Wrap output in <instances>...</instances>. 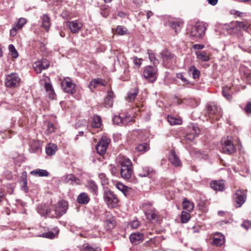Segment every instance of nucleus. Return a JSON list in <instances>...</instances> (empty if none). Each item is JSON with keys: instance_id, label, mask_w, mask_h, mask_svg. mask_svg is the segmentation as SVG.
Masks as SVG:
<instances>
[{"instance_id": "b1692460", "label": "nucleus", "mask_w": 251, "mask_h": 251, "mask_svg": "<svg viewBox=\"0 0 251 251\" xmlns=\"http://www.w3.org/2000/svg\"><path fill=\"white\" fill-rule=\"evenodd\" d=\"M210 185L214 190L223 191L225 190V184L223 180H212Z\"/></svg>"}, {"instance_id": "cd10ccee", "label": "nucleus", "mask_w": 251, "mask_h": 251, "mask_svg": "<svg viewBox=\"0 0 251 251\" xmlns=\"http://www.w3.org/2000/svg\"><path fill=\"white\" fill-rule=\"evenodd\" d=\"M171 27L175 30L176 33L179 31L181 29L183 22L181 20H176L175 21H172L170 23Z\"/></svg>"}, {"instance_id": "49530a36", "label": "nucleus", "mask_w": 251, "mask_h": 251, "mask_svg": "<svg viewBox=\"0 0 251 251\" xmlns=\"http://www.w3.org/2000/svg\"><path fill=\"white\" fill-rule=\"evenodd\" d=\"M138 93V90L135 89L133 92H130L127 96V99L129 102L133 101L137 97Z\"/></svg>"}, {"instance_id": "6e6552de", "label": "nucleus", "mask_w": 251, "mask_h": 251, "mask_svg": "<svg viewBox=\"0 0 251 251\" xmlns=\"http://www.w3.org/2000/svg\"><path fill=\"white\" fill-rule=\"evenodd\" d=\"M54 216H52L55 217V218H59L66 213L68 204L66 201L62 200L59 201L57 205H54Z\"/></svg>"}, {"instance_id": "37998d69", "label": "nucleus", "mask_w": 251, "mask_h": 251, "mask_svg": "<svg viewBox=\"0 0 251 251\" xmlns=\"http://www.w3.org/2000/svg\"><path fill=\"white\" fill-rule=\"evenodd\" d=\"M235 25L236 27L238 28L239 29H242L245 31H247L249 28L248 24L242 22H236Z\"/></svg>"}, {"instance_id": "9d476101", "label": "nucleus", "mask_w": 251, "mask_h": 251, "mask_svg": "<svg viewBox=\"0 0 251 251\" xmlns=\"http://www.w3.org/2000/svg\"><path fill=\"white\" fill-rule=\"evenodd\" d=\"M157 69L151 66L144 68L143 76L150 82H154L157 78Z\"/></svg>"}, {"instance_id": "f8f14e48", "label": "nucleus", "mask_w": 251, "mask_h": 251, "mask_svg": "<svg viewBox=\"0 0 251 251\" xmlns=\"http://www.w3.org/2000/svg\"><path fill=\"white\" fill-rule=\"evenodd\" d=\"M75 84L73 83L72 80L69 77L64 78L61 82V87L66 93L73 94L75 92Z\"/></svg>"}, {"instance_id": "680f3d73", "label": "nucleus", "mask_w": 251, "mask_h": 251, "mask_svg": "<svg viewBox=\"0 0 251 251\" xmlns=\"http://www.w3.org/2000/svg\"><path fill=\"white\" fill-rule=\"evenodd\" d=\"M244 110L247 113L249 114L251 113V101L247 103Z\"/></svg>"}, {"instance_id": "5701e85b", "label": "nucleus", "mask_w": 251, "mask_h": 251, "mask_svg": "<svg viewBox=\"0 0 251 251\" xmlns=\"http://www.w3.org/2000/svg\"><path fill=\"white\" fill-rule=\"evenodd\" d=\"M49 66L48 61L46 59H43L36 63V66L34 67V68L37 73H40L42 70L48 68Z\"/></svg>"}, {"instance_id": "2eb2a0df", "label": "nucleus", "mask_w": 251, "mask_h": 251, "mask_svg": "<svg viewBox=\"0 0 251 251\" xmlns=\"http://www.w3.org/2000/svg\"><path fill=\"white\" fill-rule=\"evenodd\" d=\"M189 131L185 136V140L188 143L192 142L196 137L198 136L200 130L197 126H193L192 128H189Z\"/></svg>"}, {"instance_id": "72a5a7b5", "label": "nucleus", "mask_w": 251, "mask_h": 251, "mask_svg": "<svg viewBox=\"0 0 251 251\" xmlns=\"http://www.w3.org/2000/svg\"><path fill=\"white\" fill-rule=\"evenodd\" d=\"M56 150L57 146L53 144H48L46 148V152L48 155L54 154Z\"/></svg>"}, {"instance_id": "7ed1b4c3", "label": "nucleus", "mask_w": 251, "mask_h": 251, "mask_svg": "<svg viewBox=\"0 0 251 251\" xmlns=\"http://www.w3.org/2000/svg\"><path fill=\"white\" fill-rule=\"evenodd\" d=\"M205 26L201 23H196L190 31V36L192 40L198 41L205 35Z\"/></svg>"}, {"instance_id": "8fccbe9b", "label": "nucleus", "mask_w": 251, "mask_h": 251, "mask_svg": "<svg viewBox=\"0 0 251 251\" xmlns=\"http://www.w3.org/2000/svg\"><path fill=\"white\" fill-rule=\"evenodd\" d=\"M126 32L127 29L126 27L120 25L118 26L116 30V33L121 35L126 34Z\"/></svg>"}, {"instance_id": "9b49d317", "label": "nucleus", "mask_w": 251, "mask_h": 251, "mask_svg": "<svg viewBox=\"0 0 251 251\" xmlns=\"http://www.w3.org/2000/svg\"><path fill=\"white\" fill-rule=\"evenodd\" d=\"M160 54L162 57L163 64L166 68H170L173 63L175 54L168 50L162 51Z\"/></svg>"}, {"instance_id": "412c9836", "label": "nucleus", "mask_w": 251, "mask_h": 251, "mask_svg": "<svg viewBox=\"0 0 251 251\" xmlns=\"http://www.w3.org/2000/svg\"><path fill=\"white\" fill-rule=\"evenodd\" d=\"M130 240L132 244L137 245L144 240V235L142 233L136 232L130 235Z\"/></svg>"}, {"instance_id": "338daca9", "label": "nucleus", "mask_w": 251, "mask_h": 251, "mask_svg": "<svg viewBox=\"0 0 251 251\" xmlns=\"http://www.w3.org/2000/svg\"><path fill=\"white\" fill-rule=\"evenodd\" d=\"M40 150V148L39 146H31L30 148V151L32 152H36Z\"/></svg>"}, {"instance_id": "39448f33", "label": "nucleus", "mask_w": 251, "mask_h": 251, "mask_svg": "<svg viewBox=\"0 0 251 251\" xmlns=\"http://www.w3.org/2000/svg\"><path fill=\"white\" fill-rule=\"evenodd\" d=\"M103 199L108 207H116L118 206L119 199L114 192L111 190H106L104 191Z\"/></svg>"}, {"instance_id": "473e14b6", "label": "nucleus", "mask_w": 251, "mask_h": 251, "mask_svg": "<svg viewBox=\"0 0 251 251\" xmlns=\"http://www.w3.org/2000/svg\"><path fill=\"white\" fill-rule=\"evenodd\" d=\"M113 122L114 124L116 125H126L128 123V120L126 117H122L120 115L115 116L113 118Z\"/></svg>"}, {"instance_id": "4468645a", "label": "nucleus", "mask_w": 251, "mask_h": 251, "mask_svg": "<svg viewBox=\"0 0 251 251\" xmlns=\"http://www.w3.org/2000/svg\"><path fill=\"white\" fill-rule=\"evenodd\" d=\"M41 82L42 83H44V88L46 92L48 93L50 98L53 99L55 94L52 86L50 83V78L46 77L42 79L41 80Z\"/></svg>"}, {"instance_id": "7c9ffc66", "label": "nucleus", "mask_w": 251, "mask_h": 251, "mask_svg": "<svg viewBox=\"0 0 251 251\" xmlns=\"http://www.w3.org/2000/svg\"><path fill=\"white\" fill-rule=\"evenodd\" d=\"M42 26L44 27L47 31L50 29V18L47 14H44L42 18Z\"/></svg>"}, {"instance_id": "4d7b16f0", "label": "nucleus", "mask_w": 251, "mask_h": 251, "mask_svg": "<svg viewBox=\"0 0 251 251\" xmlns=\"http://www.w3.org/2000/svg\"><path fill=\"white\" fill-rule=\"evenodd\" d=\"M109 169L113 176H116L118 175L119 171L115 165L111 164L109 166Z\"/></svg>"}, {"instance_id": "de8ad7c7", "label": "nucleus", "mask_w": 251, "mask_h": 251, "mask_svg": "<svg viewBox=\"0 0 251 251\" xmlns=\"http://www.w3.org/2000/svg\"><path fill=\"white\" fill-rule=\"evenodd\" d=\"M26 23V20L24 18H21L19 20V21L17 23H16L14 25L17 27V29H21L25 24Z\"/></svg>"}, {"instance_id": "a878e982", "label": "nucleus", "mask_w": 251, "mask_h": 251, "mask_svg": "<svg viewBox=\"0 0 251 251\" xmlns=\"http://www.w3.org/2000/svg\"><path fill=\"white\" fill-rule=\"evenodd\" d=\"M116 187L121 191L126 197H128L129 193L132 192V188L126 186L122 183L118 182L116 184Z\"/></svg>"}, {"instance_id": "5fc2aeb1", "label": "nucleus", "mask_w": 251, "mask_h": 251, "mask_svg": "<svg viewBox=\"0 0 251 251\" xmlns=\"http://www.w3.org/2000/svg\"><path fill=\"white\" fill-rule=\"evenodd\" d=\"M149 57L151 62H152L154 65L159 63L158 61L156 59L155 55L153 53L149 52Z\"/></svg>"}, {"instance_id": "ddd939ff", "label": "nucleus", "mask_w": 251, "mask_h": 251, "mask_svg": "<svg viewBox=\"0 0 251 251\" xmlns=\"http://www.w3.org/2000/svg\"><path fill=\"white\" fill-rule=\"evenodd\" d=\"M247 198L246 192L243 190H237L233 195L235 206L240 207L245 202Z\"/></svg>"}, {"instance_id": "f704fd0d", "label": "nucleus", "mask_w": 251, "mask_h": 251, "mask_svg": "<svg viewBox=\"0 0 251 251\" xmlns=\"http://www.w3.org/2000/svg\"><path fill=\"white\" fill-rule=\"evenodd\" d=\"M183 208L184 209L191 212L192 211L194 207V203L188 200L186 198L184 199L183 201Z\"/></svg>"}, {"instance_id": "13d9d810", "label": "nucleus", "mask_w": 251, "mask_h": 251, "mask_svg": "<svg viewBox=\"0 0 251 251\" xmlns=\"http://www.w3.org/2000/svg\"><path fill=\"white\" fill-rule=\"evenodd\" d=\"M41 236L49 239H52L54 237L55 234L52 231H49L48 232L43 233Z\"/></svg>"}, {"instance_id": "1a4fd4ad", "label": "nucleus", "mask_w": 251, "mask_h": 251, "mask_svg": "<svg viewBox=\"0 0 251 251\" xmlns=\"http://www.w3.org/2000/svg\"><path fill=\"white\" fill-rule=\"evenodd\" d=\"M110 141L111 140L109 138L105 136H102L96 148L97 152L101 155L104 154L106 151Z\"/></svg>"}, {"instance_id": "c756f323", "label": "nucleus", "mask_w": 251, "mask_h": 251, "mask_svg": "<svg viewBox=\"0 0 251 251\" xmlns=\"http://www.w3.org/2000/svg\"><path fill=\"white\" fill-rule=\"evenodd\" d=\"M31 175L36 176H48L49 173L46 170L37 169L30 172Z\"/></svg>"}, {"instance_id": "052dcab7", "label": "nucleus", "mask_w": 251, "mask_h": 251, "mask_svg": "<svg viewBox=\"0 0 251 251\" xmlns=\"http://www.w3.org/2000/svg\"><path fill=\"white\" fill-rule=\"evenodd\" d=\"M133 61L134 64L136 66L139 67L141 65L142 59L141 58H138L136 56H134L133 57Z\"/></svg>"}, {"instance_id": "f257e3e1", "label": "nucleus", "mask_w": 251, "mask_h": 251, "mask_svg": "<svg viewBox=\"0 0 251 251\" xmlns=\"http://www.w3.org/2000/svg\"><path fill=\"white\" fill-rule=\"evenodd\" d=\"M118 164L121 166L120 174L122 178L128 180L133 175V168L131 161L126 156L120 155L117 158Z\"/></svg>"}, {"instance_id": "a211bd4d", "label": "nucleus", "mask_w": 251, "mask_h": 251, "mask_svg": "<svg viewBox=\"0 0 251 251\" xmlns=\"http://www.w3.org/2000/svg\"><path fill=\"white\" fill-rule=\"evenodd\" d=\"M225 242V238L224 235L220 233H217L214 234L211 244L217 247L222 246Z\"/></svg>"}, {"instance_id": "c9c22d12", "label": "nucleus", "mask_w": 251, "mask_h": 251, "mask_svg": "<svg viewBox=\"0 0 251 251\" xmlns=\"http://www.w3.org/2000/svg\"><path fill=\"white\" fill-rule=\"evenodd\" d=\"M92 126L95 128H99L101 126V119L100 116L94 115L91 124Z\"/></svg>"}, {"instance_id": "ea45409f", "label": "nucleus", "mask_w": 251, "mask_h": 251, "mask_svg": "<svg viewBox=\"0 0 251 251\" xmlns=\"http://www.w3.org/2000/svg\"><path fill=\"white\" fill-rule=\"evenodd\" d=\"M188 72L189 73H191L192 77L194 79L198 78L200 77V71L194 66H191L188 69Z\"/></svg>"}, {"instance_id": "bf43d9fd", "label": "nucleus", "mask_w": 251, "mask_h": 251, "mask_svg": "<svg viewBox=\"0 0 251 251\" xmlns=\"http://www.w3.org/2000/svg\"><path fill=\"white\" fill-rule=\"evenodd\" d=\"M139 225L140 223L137 220H133L130 223V227L133 229H136L137 228H138Z\"/></svg>"}, {"instance_id": "e2e57ef3", "label": "nucleus", "mask_w": 251, "mask_h": 251, "mask_svg": "<svg viewBox=\"0 0 251 251\" xmlns=\"http://www.w3.org/2000/svg\"><path fill=\"white\" fill-rule=\"evenodd\" d=\"M19 30V29H17V27H15L14 25L13 27L10 29V35L12 37H14L17 34V31Z\"/></svg>"}, {"instance_id": "f3484780", "label": "nucleus", "mask_w": 251, "mask_h": 251, "mask_svg": "<svg viewBox=\"0 0 251 251\" xmlns=\"http://www.w3.org/2000/svg\"><path fill=\"white\" fill-rule=\"evenodd\" d=\"M168 159L176 167H179L181 165V161L174 150H172L170 151Z\"/></svg>"}, {"instance_id": "6ab92c4d", "label": "nucleus", "mask_w": 251, "mask_h": 251, "mask_svg": "<svg viewBox=\"0 0 251 251\" xmlns=\"http://www.w3.org/2000/svg\"><path fill=\"white\" fill-rule=\"evenodd\" d=\"M86 187L93 195H98L99 190L98 186L95 181L93 180H88L86 184Z\"/></svg>"}, {"instance_id": "c03bdc74", "label": "nucleus", "mask_w": 251, "mask_h": 251, "mask_svg": "<svg viewBox=\"0 0 251 251\" xmlns=\"http://www.w3.org/2000/svg\"><path fill=\"white\" fill-rule=\"evenodd\" d=\"M46 133L47 134H51L55 131V127L53 124L48 122L46 124Z\"/></svg>"}, {"instance_id": "0e129e2a", "label": "nucleus", "mask_w": 251, "mask_h": 251, "mask_svg": "<svg viewBox=\"0 0 251 251\" xmlns=\"http://www.w3.org/2000/svg\"><path fill=\"white\" fill-rule=\"evenodd\" d=\"M204 46L202 44H195L193 46V48L195 50H201L203 49Z\"/></svg>"}, {"instance_id": "2f4dec72", "label": "nucleus", "mask_w": 251, "mask_h": 251, "mask_svg": "<svg viewBox=\"0 0 251 251\" xmlns=\"http://www.w3.org/2000/svg\"><path fill=\"white\" fill-rule=\"evenodd\" d=\"M197 58L201 61H208L210 58L209 55L205 51H197L196 52Z\"/></svg>"}, {"instance_id": "bb28decb", "label": "nucleus", "mask_w": 251, "mask_h": 251, "mask_svg": "<svg viewBox=\"0 0 251 251\" xmlns=\"http://www.w3.org/2000/svg\"><path fill=\"white\" fill-rule=\"evenodd\" d=\"M114 97V92L112 90L108 92L104 99V104L106 107H111L113 105V100Z\"/></svg>"}, {"instance_id": "3c124183", "label": "nucleus", "mask_w": 251, "mask_h": 251, "mask_svg": "<svg viewBox=\"0 0 251 251\" xmlns=\"http://www.w3.org/2000/svg\"><path fill=\"white\" fill-rule=\"evenodd\" d=\"M48 206L45 204H41L38 207V212L42 216H45L46 210L47 209Z\"/></svg>"}, {"instance_id": "a19ab883", "label": "nucleus", "mask_w": 251, "mask_h": 251, "mask_svg": "<svg viewBox=\"0 0 251 251\" xmlns=\"http://www.w3.org/2000/svg\"><path fill=\"white\" fill-rule=\"evenodd\" d=\"M149 149V145L146 143H143L139 144L135 148V150L137 151L142 152L147 151Z\"/></svg>"}, {"instance_id": "0eeeda50", "label": "nucleus", "mask_w": 251, "mask_h": 251, "mask_svg": "<svg viewBox=\"0 0 251 251\" xmlns=\"http://www.w3.org/2000/svg\"><path fill=\"white\" fill-rule=\"evenodd\" d=\"M20 78L18 74L12 73L6 76L5 84L7 87L15 88L19 86Z\"/></svg>"}, {"instance_id": "4be33fe9", "label": "nucleus", "mask_w": 251, "mask_h": 251, "mask_svg": "<svg viewBox=\"0 0 251 251\" xmlns=\"http://www.w3.org/2000/svg\"><path fill=\"white\" fill-rule=\"evenodd\" d=\"M90 201V198L86 192H81L77 197L76 201L80 204L85 205L88 204Z\"/></svg>"}, {"instance_id": "393cba45", "label": "nucleus", "mask_w": 251, "mask_h": 251, "mask_svg": "<svg viewBox=\"0 0 251 251\" xmlns=\"http://www.w3.org/2000/svg\"><path fill=\"white\" fill-rule=\"evenodd\" d=\"M154 172L153 168L148 167L144 166L143 167L139 172V176L142 177H150L151 174Z\"/></svg>"}, {"instance_id": "423d86ee", "label": "nucleus", "mask_w": 251, "mask_h": 251, "mask_svg": "<svg viewBox=\"0 0 251 251\" xmlns=\"http://www.w3.org/2000/svg\"><path fill=\"white\" fill-rule=\"evenodd\" d=\"M221 144L223 152L229 155L235 152L236 151V148L233 142L230 139H228V136L227 138H223Z\"/></svg>"}, {"instance_id": "4c0bfd02", "label": "nucleus", "mask_w": 251, "mask_h": 251, "mask_svg": "<svg viewBox=\"0 0 251 251\" xmlns=\"http://www.w3.org/2000/svg\"><path fill=\"white\" fill-rule=\"evenodd\" d=\"M98 85L105 86L106 85L104 81L100 78H97L92 79L90 83V86L95 88Z\"/></svg>"}, {"instance_id": "09e8293b", "label": "nucleus", "mask_w": 251, "mask_h": 251, "mask_svg": "<svg viewBox=\"0 0 251 251\" xmlns=\"http://www.w3.org/2000/svg\"><path fill=\"white\" fill-rule=\"evenodd\" d=\"M8 49L11 53V55L13 58H17L18 57V53L13 45H9L8 47Z\"/></svg>"}, {"instance_id": "a18cd8bd", "label": "nucleus", "mask_w": 251, "mask_h": 251, "mask_svg": "<svg viewBox=\"0 0 251 251\" xmlns=\"http://www.w3.org/2000/svg\"><path fill=\"white\" fill-rule=\"evenodd\" d=\"M168 121L171 125H179L181 124V120L171 116H168Z\"/></svg>"}, {"instance_id": "79ce46f5", "label": "nucleus", "mask_w": 251, "mask_h": 251, "mask_svg": "<svg viewBox=\"0 0 251 251\" xmlns=\"http://www.w3.org/2000/svg\"><path fill=\"white\" fill-rule=\"evenodd\" d=\"M191 216L189 212L182 211L181 214L180 220L183 223H187L190 219Z\"/></svg>"}, {"instance_id": "aec40b11", "label": "nucleus", "mask_w": 251, "mask_h": 251, "mask_svg": "<svg viewBox=\"0 0 251 251\" xmlns=\"http://www.w3.org/2000/svg\"><path fill=\"white\" fill-rule=\"evenodd\" d=\"M104 226L106 230H110L116 226L115 218L112 215H107V219L104 221Z\"/></svg>"}, {"instance_id": "e433bc0d", "label": "nucleus", "mask_w": 251, "mask_h": 251, "mask_svg": "<svg viewBox=\"0 0 251 251\" xmlns=\"http://www.w3.org/2000/svg\"><path fill=\"white\" fill-rule=\"evenodd\" d=\"M231 92L232 91L230 87L228 86L223 87L222 91L223 95L228 100H231L232 99Z\"/></svg>"}, {"instance_id": "603ef678", "label": "nucleus", "mask_w": 251, "mask_h": 251, "mask_svg": "<svg viewBox=\"0 0 251 251\" xmlns=\"http://www.w3.org/2000/svg\"><path fill=\"white\" fill-rule=\"evenodd\" d=\"M82 250L84 251H100V250L99 248L94 249V248L90 246L88 244H84L83 246V249Z\"/></svg>"}, {"instance_id": "f03ea898", "label": "nucleus", "mask_w": 251, "mask_h": 251, "mask_svg": "<svg viewBox=\"0 0 251 251\" xmlns=\"http://www.w3.org/2000/svg\"><path fill=\"white\" fill-rule=\"evenodd\" d=\"M142 208L144 211L147 220L150 222L155 224L158 222L160 217L158 212L153 207L152 202L146 201L142 205Z\"/></svg>"}, {"instance_id": "20e7f679", "label": "nucleus", "mask_w": 251, "mask_h": 251, "mask_svg": "<svg viewBox=\"0 0 251 251\" xmlns=\"http://www.w3.org/2000/svg\"><path fill=\"white\" fill-rule=\"evenodd\" d=\"M207 114L210 118L218 121L222 116V111L217 105L210 103L207 105Z\"/></svg>"}, {"instance_id": "6e6d98bb", "label": "nucleus", "mask_w": 251, "mask_h": 251, "mask_svg": "<svg viewBox=\"0 0 251 251\" xmlns=\"http://www.w3.org/2000/svg\"><path fill=\"white\" fill-rule=\"evenodd\" d=\"M45 213V216L46 217H49L51 218H54L55 217H53L52 216H54V211H52L51 210V209L48 207H47V209L46 210Z\"/></svg>"}, {"instance_id": "774afa93", "label": "nucleus", "mask_w": 251, "mask_h": 251, "mask_svg": "<svg viewBox=\"0 0 251 251\" xmlns=\"http://www.w3.org/2000/svg\"><path fill=\"white\" fill-rule=\"evenodd\" d=\"M200 227L199 226H193L192 229H191V231L192 233H198L200 231Z\"/></svg>"}, {"instance_id": "dca6fc26", "label": "nucleus", "mask_w": 251, "mask_h": 251, "mask_svg": "<svg viewBox=\"0 0 251 251\" xmlns=\"http://www.w3.org/2000/svg\"><path fill=\"white\" fill-rule=\"evenodd\" d=\"M66 25L69 27L71 32L75 34L77 33L82 27V23L77 20L67 21Z\"/></svg>"}, {"instance_id": "58836bf2", "label": "nucleus", "mask_w": 251, "mask_h": 251, "mask_svg": "<svg viewBox=\"0 0 251 251\" xmlns=\"http://www.w3.org/2000/svg\"><path fill=\"white\" fill-rule=\"evenodd\" d=\"M110 7L106 4L101 5L100 7V13L104 18H107L109 15Z\"/></svg>"}, {"instance_id": "69168bd1", "label": "nucleus", "mask_w": 251, "mask_h": 251, "mask_svg": "<svg viewBox=\"0 0 251 251\" xmlns=\"http://www.w3.org/2000/svg\"><path fill=\"white\" fill-rule=\"evenodd\" d=\"M99 177L100 179H102V184H104L107 183V179L105 178V176L104 174H101L99 175Z\"/></svg>"}, {"instance_id": "c85d7f7f", "label": "nucleus", "mask_w": 251, "mask_h": 251, "mask_svg": "<svg viewBox=\"0 0 251 251\" xmlns=\"http://www.w3.org/2000/svg\"><path fill=\"white\" fill-rule=\"evenodd\" d=\"M64 181L65 183L71 182L72 184L75 183L78 184L79 179L73 174L67 175L64 176Z\"/></svg>"}, {"instance_id": "864d4df0", "label": "nucleus", "mask_w": 251, "mask_h": 251, "mask_svg": "<svg viewBox=\"0 0 251 251\" xmlns=\"http://www.w3.org/2000/svg\"><path fill=\"white\" fill-rule=\"evenodd\" d=\"M176 76L177 78L180 79L184 84H189L190 83L189 81L184 76L183 73H177Z\"/></svg>"}]
</instances>
